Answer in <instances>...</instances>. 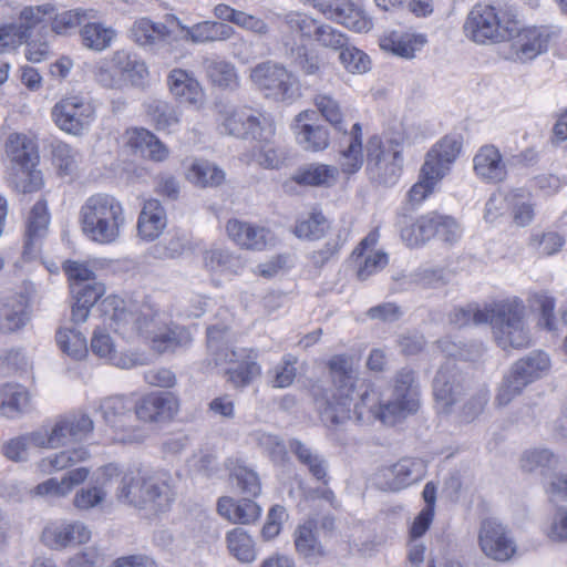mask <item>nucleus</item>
<instances>
[{"label": "nucleus", "instance_id": "1", "mask_svg": "<svg viewBox=\"0 0 567 567\" xmlns=\"http://www.w3.org/2000/svg\"><path fill=\"white\" fill-rule=\"evenodd\" d=\"M104 322L123 336L140 334L150 341L157 353L175 352L190 344L189 331L181 326L167 323L162 315L147 302H128L107 298L101 303Z\"/></svg>", "mask_w": 567, "mask_h": 567}, {"label": "nucleus", "instance_id": "2", "mask_svg": "<svg viewBox=\"0 0 567 567\" xmlns=\"http://www.w3.org/2000/svg\"><path fill=\"white\" fill-rule=\"evenodd\" d=\"M451 322L457 327L489 323L496 343L504 350L527 348L532 340L525 322V306L518 298L485 309L475 305L457 308L451 315Z\"/></svg>", "mask_w": 567, "mask_h": 567}, {"label": "nucleus", "instance_id": "3", "mask_svg": "<svg viewBox=\"0 0 567 567\" xmlns=\"http://www.w3.org/2000/svg\"><path fill=\"white\" fill-rule=\"evenodd\" d=\"M206 337L208 364L226 367L224 375L234 388H245L260 375L257 353L254 350H235L234 337L227 324L207 327Z\"/></svg>", "mask_w": 567, "mask_h": 567}, {"label": "nucleus", "instance_id": "4", "mask_svg": "<svg viewBox=\"0 0 567 567\" xmlns=\"http://www.w3.org/2000/svg\"><path fill=\"white\" fill-rule=\"evenodd\" d=\"M118 501L144 512L147 517L167 512L175 499L172 477L166 472L125 473L117 487Z\"/></svg>", "mask_w": 567, "mask_h": 567}, {"label": "nucleus", "instance_id": "5", "mask_svg": "<svg viewBox=\"0 0 567 567\" xmlns=\"http://www.w3.org/2000/svg\"><path fill=\"white\" fill-rule=\"evenodd\" d=\"M80 223L89 239L99 244L114 243L125 225L124 207L111 194H93L80 208Z\"/></svg>", "mask_w": 567, "mask_h": 567}, {"label": "nucleus", "instance_id": "6", "mask_svg": "<svg viewBox=\"0 0 567 567\" xmlns=\"http://www.w3.org/2000/svg\"><path fill=\"white\" fill-rule=\"evenodd\" d=\"M329 373L334 385L331 400L319 403L321 421L329 427L343 424L350 419L352 393L354 392V369L352 358L346 354L333 355L328 361Z\"/></svg>", "mask_w": 567, "mask_h": 567}, {"label": "nucleus", "instance_id": "7", "mask_svg": "<svg viewBox=\"0 0 567 567\" xmlns=\"http://www.w3.org/2000/svg\"><path fill=\"white\" fill-rule=\"evenodd\" d=\"M6 153L10 185L23 194L40 189L42 174L35 168L39 161L35 143L23 134H11L6 143Z\"/></svg>", "mask_w": 567, "mask_h": 567}, {"label": "nucleus", "instance_id": "8", "mask_svg": "<svg viewBox=\"0 0 567 567\" xmlns=\"http://www.w3.org/2000/svg\"><path fill=\"white\" fill-rule=\"evenodd\" d=\"M317 20L300 13L289 12L282 17V23L288 34L282 37L284 55L292 66L305 75H319L321 64L319 55L306 44L299 43L293 37L312 39Z\"/></svg>", "mask_w": 567, "mask_h": 567}, {"label": "nucleus", "instance_id": "9", "mask_svg": "<svg viewBox=\"0 0 567 567\" xmlns=\"http://www.w3.org/2000/svg\"><path fill=\"white\" fill-rule=\"evenodd\" d=\"M315 104L321 115L337 130L342 131L339 141L340 166L343 173L353 174L363 164L362 128L360 123L352 126L350 133L343 126L342 112L339 103L327 94L315 97Z\"/></svg>", "mask_w": 567, "mask_h": 567}, {"label": "nucleus", "instance_id": "10", "mask_svg": "<svg viewBox=\"0 0 567 567\" xmlns=\"http://www.w3.org/2000/svg\"><path fill=\"white\" fill-rule=\"evenodd\" d=\"M99 410L105 423L111 426L117 441L141 443L145 431L137 424L136 402L133 396L113 395L101 401Z\"/></svg>", "mask_w": 567, "mask_h": 567}, {"label": "nucleus", "instance_id": "11", "mask_svg": "<svg viewBox=\"0 0 567 567\" xmlns=\"http://www.w3.org/2000/svg\"><path fill=\"white\" fill-rule=\"evenodd\" d=\"M515 18L512 10H503L499 3H477L466 18L464 32L476 43L497 41L503 37L501 29L507 30V24L514 22Z\"/></svg>", "mask_w": 567, "mask_h": 567}, {"label": "nucleus", "instance_id": "12", "mask_svg": "<svg viewBox=\"0 0 567 567\" xmlns=\"http://www.w3.org/2000/svg\"><path fill=\"white\" fill-rule=\"evenodd\" d=\"M549 369V358L545 352L535 351L514 363L509 373L504 377L498 389V405H507L529 383L543 377Z\"/></svg>", "mask_w": 567, "mask_h": 567}, {"label": "nucleus", "instance_id": "13", "mask_svg": "<svg viewBox=\"0 0 567 567\" xmlns=\"http://www.w3.org/2000/svg\"><path fill=\"white\" fill-rule=\"evenodd\" d=\"M249 78L268 99L291 102L298 96L295 75L278 62L265 61L256 64L250 70Z\"/></svg>", "mask_w": 567, "mask_h": 567}, {"label": "nucleus", "instance_id": "14", "mask_svg": "<svg viewBox=\"0 0 567 567\" xmlns=\"http://www.w3.org/2000/svg\"><path fill=\"white\" fill-rule=\"evenodd\" d=\"M54 11L55 6L51 2L28 6L20 11L18 22L0 25V53L30 40L35 28L45 29L44 23L53 17Z\"/></svg>", "mask_w": 567, "mask_h": 567}, {"label": "nucleus", "instance_id": "15", "mask_svg": "<svg viewBox=\"0 0 567 567\" xmlns=\"http://www.w3.org/2000/svg\"><path fill=\"white\" fill-rule=\"evenodd\" d=\"M419 408L420 390L415 382V373L412 370L402 369L395 377L391 399L383 404L381 421L393 424L396 420L415 413Z\"/></svg>", "mask_w": 567, "mask_h": 567}, {"label": "nucleus", "instance_id": "16", "mask_svg": "<svg viewBox=\"0 0 567 567\" xmlns=\"http://www.w3.org/2000/svg\"><path fill=\"white\" fill-rule=\"evenodd\" d=\"M223 134L241 140L269 141L275 133L271 121L250 109H235L227 112L219 123Z\"/></svg>", "mask_w": 567, "mask_h": 567}, {"label": "nucleus", "instance_id": "17", "mask_svg": "<svg viewBox=\"0 0 567 567\" xmlns=\"http://www.w3.org/2000/svg\"><path fill=\"white\" fill-rule=\"evenodd\" d=\"M426 465L423 461L403 457L395 464L380 468L375 475L377 485L382 491L399 492L425 475Z\"/></svg>", "mask_w": 567, "mask_h": 567}, {"label": "nucleus", "instance_id": "18", "mask_svg": "<svg viewBox=\"0 0 567 567\" xmlns=\"http://www.w3.org/2000/svg\"><path fill=\"white\" fill-rule=\"evenodd\" d=\"M55 124L64 132L80 135L89 127L94 116V109L90 102L79 96L61 100L52 110Z\"/></svg>", "mask_w": 567, "mask_h": 567}, {"label": "nucleus", "instance_id": "19", "mask_svg": "<svg viewBox=\"0 0 567 567\" xmlns=\"http://www.w3.org/2000/svg\"><path fill=\"white\" fill-rule=\"evenodd\" d=\"M478 543L482 551L497 561L508 560L516 551L511 532L496 519H485L481 524Z\"/></svg>", "mask_w": 567, "mask_h": 567}, {"label": "nucleus", "instance_id": "20", "mask_svg": "<svg viewBox=\"0 0 567 567\" xmlns=\"http://www.w3.org/2000/svg\"><path fill=\"white\" fill-rule=\"evenodd\" d=\"M121 471L115 464L100 467L92 477L91 485L79 489L73 497V505L80 511H89L101 505L107 489L113 483L118 482Z\"/></svg>", "mask_w": 567, "mask_h": 567}, {"label": "nucleus", "instance_id": "21", "mask_svg": "<svg viewBox=\"0 0 567 567\" xmlns=\"http://www.w3.org/2000/svg\"><path fill=\"white\" fill-rule=\"evenodd\" d=\"M463 393V378L455 364L447 362L442 365L433 380V394L437 411L449 414Z\"/></svg>", "mask_w": 567, "mask_h": 567}, {"label": "nucleus", "instance_id": "22", "mask_svg": "<svg viewBox=\"0 0 567 567\" xmlns=\"http://www.w3.org/2000/svg\"><path fill=\"white\" fill-rule=\"evenodd\" d=\"M559 32L557 28L545 25L524 29L513 40L512 50L520 62L532 61L548 50L549 43Z\"/></svg>", "mask_w": 567, "mask_h": 567}, {"label": "nucleus", "instance_id": "23", "mask_svg": "<svg viewBox=\"0 0 567 567\" xmlns=\"http://www.w3.org/2000/svg\"><path fill=\"white\" fill-rule=\"evenodd\" d=\"M136 402V417L138 422L164 423L173 419L178 410V402L171 392H152Z\"/></svg>", "mask_w": 567, "mask_h": 567}, {"label": "nucleus", "instance_id": "24", "mask_svg": "<svg viewBox=\"0 0 567 567\" xmlns=\"http://www.w3.org/2000/svg\"><path fill=\"white\" fill-rule=\"evenodd\" d=\"M94 430L93 420L85 413H69L56 417L52 442L60 446L86 440Z\"/></svg>", "mask_w": 567, "mask_h": 567}, {"label": "nucleus", "instance_id": "25", "mask_svg": "<svg viewBox=\"0 0 567 567\" xmlns=\"http://www.w3.org/2000/svg\"><path fill=\"white\" fill-rule=\"evenodd\" d=\"M461 142L453 136H445L426 154L423 172L430 178H443L461 152Z\"/></svg>", "mask_w": 567, "mask_h": 567}, {"label": "nucleus", "instance_id": "26", "mask_svg": "<svg viewBox=\"0 0 567 567\" xmlns=\"http://www.w3.org/2000/svg\"><path fill=\"white\" fill-rule=\"evenodd\" d=\"M354 392L352 393L353 413L358 422L381 420L383 404L377 389L367 380L359 379L354 371Z\"/></svg>", "mask_w": 567, "mask_h": 567}, {"label": "nucleus", "instance_id": "27", "mask_svg": "<svg viewBox=\"0 0 567 567\" xmlns=\"http://www.w3.org/2000/svg\"><path fill=\"white\" fill-rule=\"evenodd\" d=\"M90 538V529L80 522L52 524L42 532L44 544L53 549H63L68 546L84 544Z\"/></svg>", "mask_w": 567, "mask_h": 567}, {"label": "nucleus", "instance_id": "28", "mask_svg": "<svg viewBox=\"0 0 567 567\" xmlns=\"http://www.w3.org/2000/svg\"><path fill=\"white\" fill-rule=\"evenodd\" d=\"M315 115L313 111H303L295 118L296 140L305 151L318 152L326 150L329 145L330 136L327 126L313 125L308 122Z\"/></svg>", "mask_w": 567, "mask_h": 567}, {"label": "nucleus", "instance_id": "29", "mask_svg": "<svg viewBox=\"0 0 567 567\" xmlns=\"http://www.w3.org/2000/svg\"><path fill=\"white\" fill-rule=\"evenodd\" d=\"M49 214L44 200L37 202L28 217L23 255L33 258L40 250L42 239L48 233Z\"/></svg>", "mask_w": 567, "mask_h": 567}, {"label": "nucleus", "instance_id": "30", "mask_svg": "<svg viewBox=\"0 0 567 567\" xmlns=\"http://www.w3.org/2000/svg\"><path fill=\"white\" fill-rule=\"evenodd\" d=\"M167 85L172 95L181 103L197 105L204 92L193 72L173 69L167 75Z\"/></svg>", "mask_w": 567, "mask_h": 567}, {"label": "nucleus", "instance_id": "31", "mask_svg": "<svg viewBox=\"0 0 567 567\" xmlns=\"http://www.w3.org/2000/svg\"><path fill=\"white\" fill-rule=\"evenodd\" d=\"M130 38L140 47L156 52L168 43L169 30L164 23L141 18L132 24Z\"/></svg>", "mask_w": 567, "mask_h": 567}, {"label": "nucleus", "instance_id": "32", "mask_svg": "<svg viewBox=\"0 0 567 567\" xmlns=\"http://www.w3.org/2000/svg\"><path fill=\"white\" fill-rule=\"evenodd\" d=\"M226 230L228 236L246 249L262 250L271 239L270 231L265 227L251 225L238 219H230Z\"/></svg>", "mask_w": 567, "mask_h": 567}, {"label": "nucleus", "instance_id": "33", "mask_svg": "<svg viewBox=\"0 0 567 567\" xmlns=\"http://www.w3.org/2000/svg\"><path fill=\"white\" fill-rule=\"evenodd\" d=\"M473 163L476 175L484 181L498 183L506 178V164L494 145L482 146L474 156Z\"/></svg>", "mask_w": 567, "mask_h": 567}, {"label": "nucleus", "instance_id": "34", "mask_svg": "<svg viewBox=\"0 0 567 567\" xmlns=\"http://www.w3.org/2000/svg\"><path fill=\"white\" fill-rule=\"evenodd\" d=\"M90 475V468L85 466L68 471L61 480L51 477L38 484L33 493L41 497H65L72 489L84 483Z\"/></svg>", "mask_w": 567, "mask_h": 567}, {"label": "nucleus", "instance_id": "35", "mask_svg": "<svg viewBox=\"0 0 567 567\" xmlns=\"http://www.w3.org/2000/svg\"><path fill=\"white\" fill-rule=\"evenodd\" d=\"M104 285L96 280L84 286L83 284H71V293L74 300L71 311L72 321L74 323H82L86 321L90 309L104 295Z\"/></svg>", "mask_w": 567, "mask_h": 567}, {"label": "nucleus", "instance_id": "36", "mask_svg": "<svg viewBox=\"0 0 567 567\" xmlns=\"http://www.w3.org/2000/svg\"><path fill=\"white\" fill-rule=\"evenodd\" d=\"M251 498L244 497L241 501L235 502L231 497L223 496L217 502V512L234 524L254 523L259 518L261 508Z\"/></svg>", "mask_w": 567, "mask_h": 567}, {"label": "nucleus", "instance_id": "37", "mask_svg": "<svg viewBox=\"0 0 567 567\" xmlns=\"http://www.w3.org/2000/svg\"><path fill=\"white\" fill-rule=\"evenodd\" d=\"M112 63L122 79V85L130 83L132 86H144L148 76V69L145 62L137 58L136 54L126 51H116L113 54Z\"/></svg>", "mask_w": 567, "mask_h": 567}, {"label": "nucleus", "instance_id": "38", "mask_svg": "<svg viewBox=\"0 0 567 567\" xmlns=\"http://www.w3.org/2000/svg\"><path fill=\"white\" fill-rule=\"evenodd\" d=\"M316 529L317 522L310 518L300 525L293 534L296 551L308 564L313 565L318 564L326 555L324 547L317 538Z\"/></svg>", "mask_w": 567, "mask_h": 567}, {"label": "nucleus", "instance_id": "39", "mask_svg": "<svg viewBox=\"0 0 567 567\" xmlns=\"http://www.w3.org/2000/svg\"><path fill=\"white\" fill-rule=\"evenodd\" d=\"M426 43L423 34H413L402 31H392L380 38V48L396 56L412 59Z\"/></svg>", "mask_w": 567, "mask_h": 567}, {"label": "nucleus", "instance_id": "40", "mask_svg": "<svg viewBox=\"0 0 567 567\" xmlns=\"http://www.w3.org/2000/svg\"><path fill=\"white\" fill-rule=\"evenodd\" d=\"M288 447L313 478L328 483V462L320 453L298 439H291Z\"/></svg>", "mask_w": 567, "mask_h": 567}, {"label": "nucleus", "instance_id": "41", "mask_svg": "<svg viewBox=\"0 0 567 567\" xmlns=\"http://www.w3.org/2000/svg\"><path fill=\"white\" fill-rule=\"evenodd\" d=\"M165 227L166 213L161 202L153 198L146 200L138 216V235L143 239L154 240L161 235Z\"/></svg>", "mask_w": 567, "mask_h": 567}, {"label": "nucleus", "instance_id": "42", "mask_svg": "<svg viewBox=\"0 0 567 567\" xmlns=\"http://www.w3.org/2000/svg\"><path fill=\"white\" fill-rule=\"evenodd\" d=\"M338 177L336 166L311 163L300 166L292 175V181L302 186H329Z\"/></svg>", "mask_w": 567, "mask_h": 567}, {"label": "nucleus", "instance_id": "43", "mask_svg": "<svg viewBox=\"0 0 567 567\" xmlns=\"http://www.w3.org/2000/svg\"><path fill=\"white\" fill-rule=\"evenodd\" d=\"M29 320L25 302L10 297L0 302V332L9 333L23 328Z\"/></svg>", "mask_w": 567, "mask_h": 567}, {"label": "nucleus", "instance_id": "44", "mask_svg": "<svg viewBox=\"0 0 567 567\" xmlns=\"http://www.w3.org/2000/svg\"><path fill=\"white\" fill-rule=\"evenodd\" d=\"M203 66L214 85L229 90L238 87V75L233 63L219 58H204Z\"/></svg>", "mask_w": 567, "mask_h": 567}, {"label": "nucleus", "instance_id": "45", "mask_svg": "<svg viewBox=\"0 0 567 567\" xmlns=\"http://www.w3.org/2000/svg\"><path fill=\"white\" fill-rule=\"evenodd\" d=\"M82 44L93 51L101 52L106 50L116 33L112 28H107L94 19H89L84 22L80 31Z\"/></svg>", "mask_w": 567, "mask_h": 567}, {"label": "nucleus", "instance_id": "46", "mask_svg": "<svg viewBox=\"0 0 567 567\" xmlns=\"http://www.w3.org/2000/svg\"><path fill=\"white\" fill-rule=\"evenodd\" d=\"M29 396L25 389L19 384H3L0 386V414L13 419L28 405Z\"/></svg>", "mask_w": 567, "mask_h": 567}, {"label": "nucleus", "instance_id": "47", "mask_svg": "<svg viewBox=\"0 0 567 567\" xmlns=\"http://www.w3.org/2000/svg\"><path fill=\"white\" fill-rule=\"evenodd\" d=\"M90 457L89 451L84 446L72 450L61 451L53 455L42 458L39 462V470L44 474L63 471Z\"/></svg>", "mask_w": 567, "mask_h": 567}, {"label": "nucleus", "instance_id": "48", "mask_svg": "<svg viewBox=\"0 0 567 567\" xmlns=\"http://www.w3.org/2000/svg\"><path fill=\"white\" fill-rule=\"evenodd\" d=\"M234 32L233 27L216 21H203L187 29V35L196 43L224 41L229 39Z\"/></svg>", "mask_w": 567, "mask_h": 567}, {"label": "nucleus", "instance_id": "49", "mask_svg": "<svg viewBox=\"0 0 567 567\" xmlns=\"http://www.w3.org/2000/svg\"><path fill=\"white\" fill-rule=\"evenodd\" d=\"M336 8L333 20L355 32H368L373 27L372 20L365 13L348 0H342Z\"/></svg>", "mask_w": 567, "mask_h": 567}, {"label": "nucleus", "instance_id": "50", "mask_svg": "<svg viewBox=\"0 0 567 567\" xmlns=\"http://www.w3.org/2000/svg\"><path fill=\"white\" fill-rule=\"evenodd\" d=\"M89 19H95L96 12L92 9L76 8L72 10L58 13L54 11L51 30L56 34H69L78 27H83L84 22Z\"/></svg>", "mask_w": 567, "mask_h": 567}, {"label": "nucleus", "instance_id": "51", "mask_svg": "<svg viewBox=\"0 0 567 567\" xmlns=\"http://www.w3.org/2000/svg\"><path fill=\"white\" fill-rule=\"evenodd\" d=\"M226 542L230 554L240 563H251L256 559L255 543L244 528L236 527L229 530Z\"/></svg>", "mask_w": 567, "mask_h": 567}, {"label": "nucleus", "instance_id": "52", "mask_svg": "<svg viewBox=\"0 0 567 567\" xmlns=\"http://www.w3.org/2000/svg\"><path fill=\"white\" fill-rule=\"evenodd\" d=\"M152 123L161 131H171L179 123L178 110L166 101L154 100L146 106Z\"/></svg>", "mask_w": 567, "mask_h": 567}, {"label": "nucleus", "instance_id": "53", "mask_svg": "<svg viewBox=\"0 0 567 567\" xmlns=\"http://www.w3.org/2000/svg\"><path fill=\"white\" fill-rule=\"evenodd\" d=\"M131 145L140 148L151 159L162 162L168 157V148L152 132L136 128L131 136Z\"/></svg>", "mask_w": 567, "mask_h": 567}, {"label": "nucleus", "instance_id": "54", "mask_svg": "<svg viewBox=\"0 0 567 567\" xmlns=\"http://www.w3.org/2000/svg\"><path fill=\"white\" fill-rule=\"evenodd\" d=\"M187 178L200 187H216L225 179V173L208 161H195L187 174Z\"/></svg>", "mask_w": 567, "mask_h": 567}, {"label": "nucleus", "instance_id": "55", "mask_svg": "<svg viewBox=\"0 0 567 567\" xmlns=\"http://www.w3.org/2000/svg\"><path fill=\"white\" fill-rule=\"evenodd\" d=\"M559 464V457L548 449H532L523 453L520 457V466L525 472L540 471L545 472L555 470Z\"/></svg>", "mask_w": 567, "mask_h": 567}, {"label": "nucleus", "instance_id": "56", "mask_svg": "<svg viewBox=\"0 0 567 567\" xmlns=\"http://www.w3.org/2000/svg\"><path fill=\"white\" fill-rule=\"evenodd\" d=\"M55 340L60 349L73 359L80 360L87 352L86 338L75 328L58 330Z\"/></svg>", "mask_w": 567, "mask_h": 567}, {"label": "nucleus", "instance_id": "57", "mask_svg": "<svg viewBox=\"0 0 567 567\" xmlns=\"http://www.w3.org/2000/svg\"><path fill=\"white\" fill-rule=\"evenodd\" d=\"M401 238L410 247L420 246L433 238L432 213L419 217L401 229Z\"/></svg>", "mask_w": 567, "mask_h": 567}, {"label": "nucleus", "instance_id": "58", "mask_svg": "<svg viewBox=\"0 0 567 567\" xmlns=\"http://www.w3.org/2000/svg\"><path fill=\"white\" fill-rule=\"evenodd\" d=\"M230 480L234 486L244 497H256L260 494L261 484L258 474L244 465L237 464L230 471Z\"/></svg>", "mask_w": 567, "mask_h": 567}, {"label": "nucleus", "instance_id": "59", "mask_svg": "<svg viewBox=\"0 0 567 567\" xmlns=\"http://www.w3.org/2000/svg\"><path fill=\"white\" fill-rule=\"evenodd\" d=\"M52 146V159L61 175H72L78 168L80 154L69 144L55 141Z\"/></svg>", "mask_w": 567, "mask_h": 567}, {"label": "nucleus", "instance_id": "60", "mask_svg": "<svg viewBox=\"0 0 567 567\" xmlns=\"http://www.w3.org/2000/svg\"><path fill=\"white\" fill-rule=\"evenodd\" d=\"M188 246L185 235L173 234L153 245L148 252L155 259H173L179 257Z\"/></svg>", "mask_w": 567, "mask_h": 567}, {"label": "nucleus", "instance_id": "61", "mask_svg": "<svg viewBox=\"0 0 567 567\" xmlns=\"http://www.w3.org/2000/svg\"><path fill=\"white\" fill-rule=\"evenodd\" d=\"M432 224L433 238L436 237L450 245L461 238L462 229L455 218L432 212Z\"/></svg>", "mask_w": 567, "mask_h": 567}, {"label": "nucleus", "instance_id": "62", "mask_svg": "<svg viewBox=\"0 0 567 567\" xmlns=\"http://www.w3.org/2000/svg\"><path fill=\"white\" fill-rule=\"evenodd\" d=\"M205 265L214 271L236 274L241 268V261L226 249H210L205 255Z\"/></svg>", "mask_w": 567, "mask_h": 567}, {"label": "nucleus", "instance_id": "63", "mask_svg": "<svg viewBox=\"0 0 567 567\" xmlns=\"http://www.w3.org/2000/svg\"><path fill=\"white\" fill-rule=\"evenodd\" d=\"M297 358L290 353L285 354L281 361L272 369L270 383L272 388L284 389L292 384L297 369Z\"/></svg>", "mask_w": 567, "mask_h": 567}, {"label": "nucleus", "instance_id": "64", "mask_svg": "<svg viewBox=\"0 0 567 567\" xmlns=\"http://www.w3.org/2000/svg\"><path fill=\"white\" fill-rule=\"evenodd\" d=\"M252 439L268 454L272 462H282L285 460L287 446L279 436L257 431L252 434Z\"/></svg>", "mask_w": 567, "mask_h": 567}]
</instances>
